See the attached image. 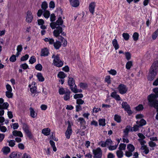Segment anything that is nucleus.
Returning a JSON list of instances; mask_svg holds the SVG:
<instances>
[{"instance_id":"1","label":"nucleus","mask_w":158,"mask_h":158,"mask_svg":"<svg viewBox=\"0 0 158 158\" xmlns=\"http://www.w3.org/2000/svg\"><path fill=\"white\" fill-rule=\"evenodd\" d=\"M158 72V60L154 62L150 67L148 76V80L152 81L155 77Z\"/></svg>"},{"instance_id":"2","label":"nucleus","mask_w":158,"mask_h":158,"mask_svg":"<svg viewBox=\"0 0 158 158\" xmlns=\"http://www.w3.org/2000/svg\"><path fill=\"white\" fill-rule=\"evenodd\" d=\"M157 98L151 96H148V105L151 107L156 108L158 107V100L156 99Z\"/></svg>"},{"instance_id":"3","label":"nucleus","mask_w":158,"mask_h":158,"mask_svg":"<svg viewBox=\"0 0 158 158\" xmlns=\"http://www.w3.org/2000/svg\"><path fill=\"white\" fill-rule=\"evenodd\" d=\"M52 58H54L53 62L54 65L55 66L60 67L63 66V62L60 60L59 55H57L55 56L54 55H53L52 56Z\"/></svg>"},{"instance_id":"4","label":"nucleus","mask_w":158,"mask_h":158,"mask_svg":"<svg viewBox=\"0 0 158 158\" xmlns=\"http://www.w3.org/2000/svg\"><path fill=\"white\" fill-rule=\"evenodd\" d=\"M93 154L94 158H101L102 157V152L101 149H93Z\"/></svg>"},{"instance_id":"5","label":"nucleus","mask_w":158,"mask_h":158,"mask_svg":"<svg viewBox=\"0 0 158 158\" xmlns=\"http://www.w3.org/2000/svg\"><path fill=\"white\" fill-rule=\"evenodd\" d=\"M23 129L24 131L26 134L29 138L30 139H31L32 138V135L31 132L29 131L28 126L27 124L25 123H23Z\"/></svg>"},{"instance_id":"6","label":"nucleus","mask_w":158,"mask_h":158,"mask_svg":"<svg viewBox=\"0 0 158 158\" xmlns=\"http://www.w3.org/2000/svg\"><path fill=\"white\" fill-rule=\"evenodd\" d=\"M118 89L119 92L121 94H124L126 93L128 89L126 85L124 84H121L118 85Z\"/></svg>"},{"instance_id":"7","label":"nucleus","mask_w":158,"mask_h":158,"mask_svg":"<svg viewBox=\"0 0 158 158\" xmlns=\"http://www.w3.org/2000/svg\"><path fill=\"white\" fill-rule=\"evenodd\" d=\"M33 19V16L32 13L30 10H28L26 16V21L28 23H31Z\"/></svg>"},{"instance_id":"8","label":"nucleus","mask_w":158,"mask_h":158,"mask_svg":"<svg viewBox=\"0 0 158 158\" xmlns=\"http://www.w3.org/2000/svg\"><path fill=\"white\" fill-rule=\"evenodd\" d=\"M63 31V29L62 27L60 26H58L56 27V29L55 30L53 31V34L56 37H59L60 35V34Z\"/></svg>"},{"instance_id":"9","label":"nucleus","mask_w":158,"mask_h":158,"mask_svg":"<svg viewBox=\"0 0 158 158\" xmlns=\"http://www.w3.org/2000/svg\"><path fill=\"white\" fill-rule=\"evenodd\" d=\"M77 121L78 122H80V127L82 129H85L86 128L85 126L86 122L83 118H79L77 119Z\"/></svg>"},{"instance_id":"10","label":"nucleus","mask_w":158,"mask_h":158,"mask_svg":"<svg viewBox=\"0 0 158 158\" xmlns=\"http://www.w3.org/2000/svg\"><path fill=\"white\" fill-rule=\"evenodd\" d=\"M72 130L71 126L69 123L68 127L66 131L65 134L66 138L68 139L70 138V136L72 134Z\"/></svg>"},{"instance_id":"11","label":"nucleus","mask_w":158,"mask_h":158,"mask_svg":"<svg viewBox=\"0 0 158 158\" xmlns=\"http://www.w3.org/2000/svg\"><path fill=\"white\" fill-rule=\"evenodd\" d=\"M22 155V154L19 152H13L10 154V158H19Z\"/></svg>"},{"instance_id":"12","label":"nucleus","mask_w":158,"mask_h":158,"mask_svg":"<svg viewBox=\"0 0 158 158\" xmlns=\"http://www.w3.org/2000/svg\"><path fill=\"white\" fill-rule=\"evenodd\" d=\"M95 6V3L94 2H91L89 5V12L92 15H94Z\"/></svg>"},{"instance_id":"13","label":"nucleus","mask_w":158,"mask_h":158,"mask_svg":"<svg viewBox=\"0 0 158 158\" xmlns=\"http://www.w3.org/2000/svg\"><path fill=\"white\" fill-rule=\"evenodd\" d=\"M70 4L74 7H77L79 5V0H69Z\"/></svg>"},{"instance_id":"14","label":"nucleus","mask_w":158,"mask_h":158,"mask_svg":"<svg viewBox=\"0 0 158 158\" xmlns=\"http://www.w3.org/2000/svg\"><path fill=\"white\" fill-rule=\"evenodd\" d=\"M126 149H119V150L116 151V154L118 158H122L123 156V150H124Z\"/></svg>"},{"instance_id":"15","label":"nucleus","mask_w":158,"mask_h":158,"mask_svg":"<svg viewBox=\"0 0 158 158\" xmlns=\"http://www.w3.org/2000/svg\"><path fill=\"white\" fill-rule=\"evenodd\" d=\"M70 91L69 89H66L65 94L64 96V100L67 101L70 99Z\"/></svg>"},{"instance_id":"16","label":"nucleus","mask_w":158,"mask_h":158,"mask_svg":"<svg viewBox=\"0 0 158 158\" xmlns=\"http://www.w3.org/2000/svg\"><path fill=\"white\" fill-rule=\"evenodd\" d=\"M51 130L49 128L43 129L42 131V133L45 135H48L50 134Z\"/></svg>"},{"instance_id":"17","label":"nucleus","mask_w":158,"mask_h":158,"mask_svg":"<svg viewBox=\"0 0 158 158\" xmlns=\"http://www.w3.org/2000/svg\"><path fill=\"white\" fill-rule=\"evenodd\" d=\"M49 53L48 49L47 48L42 49L41 51V56H48Z\"/></svg>"},{"instance_id":"18","label":"nucleus","mask_w":158,"mask_h":158,"mask_svg":"<svg viewBox=\"0 0 158 158\" xmlns=\"http://www.w3.org/2000/svg\"><path fill=\"white\" fill-rule=\"evenodd\" d=\"M13 135L15 136H19L20 137H23V135L21 131L17 130H14L12 132Z\"/></svg>"},{"instance_id":"19","label":"nucleus","mask_w":158,"mask_h":158,"mask_svg":"<svg viewBox=\"0 0 158 158\" xmlns=\"http://www.w3.org/2000/svg\"><path fill=\"white\" fill-rule=\"evenodd\" d=\"M153 91L155 93V94H152L148 96L158 98V88H156L154 89Z\"/></svg>"},{"instance_id":"20","label":"nucleus","mask_w":158,"mask_h":158,"mask_svg":"<svg viewBox=\"0 0 158 158\" xmlns=\"http://www.w3.org/2000/svg\"><path fill=\"white\" fill-rule=\"evenodd\" d=\"M68 83L70 87H71V86H73L75 83L74 79L72 77L69 78Z\"/></svg>"},{"instance_id":"21","label":"nucleus","mask_w":158,"mask_h":158,"mask_svg":"<svg viewBox=\"0 0 158 158\" xmlns=\"http://www.w3.org/2000/svg\"><path fill=\"white\" fill-rule=\"evenodd\" d=\"M136 123L139 125L140 127L145 125L146 123V121L143 119H141L140 121H136Z\"/></svg>"},{"instance_id":"22","label":"nucleus","mask_w":158,"mask_h":158,"mask_svg":"<svg viewBox=\"0 0 158 158\" xmlns=\"http://www.w3.org/2000/svg\"><path fill=\"white\" fill-rule=\"evenodd\" d=\"M122 107L126 111L128 109L130 108V105H128L127 102H123L122 104Z\"/></svg>"},{"instance_id":"23","label":"nucleus","mask_w":158,"mask_h":158,"mask_svg":"<svg viewBox=\"0 0 158 158\" xmlns=\"http://www.w3.org/2000/svg\"><path fill=\"white\" fill-rule=\"evenodd\" d=\"M53 44L55 48L56 49H59L61 45V42L58 41L54 42Z\"/></svg>"},{"instance_id":"24","label":"nucleus","mask_w":158,"mask_h":158,"mask_svg":"<svg viewBox=\"0 0 158 158\" xmlns=\"http://www.w3.org/2000/svg\"><path fill=\"white\" fill-rule=\"evenodd\" d=\"M113 45L114 47L115 50H117L119 48V45L118 44L117 40L116 39H114L112 42Z\"/></svg>"},{"instance_id":"25","label":"nucleus","mask_w":158,"mask_h":158,"mask_svg":"<svg viewBox=\"0 0 158 158\" xmlns=\"http://www.w3.org/2000/svg\"><path fill=\"white\" fill-rule=\"evenodd\" d=\"M44 40L46 42H48L49 44L51 45L53 44L54 42V40L50 38H45Z\"/></svg>"},{"instance_id":"26","label":"nucleus","mask_w":158,"mask_h":158,"mask_svg":"<svg viewBox=\"0 0 158 158\" xmlns=\"http://www.w3.org/2000/svg\"><path fill=\"white\" fill-rule=\"evenodd\" d=\"M106 147H109V148H112V146H111V144L112 143V141L110 139H108L106 140L105 142Z\"/></svg>"},{"instance_id":"27","label":"nucleus","mask_w":158,"mask_h":158,"mask_svg":"<svg viewBox=\"0 0 158 158\" xmlns=\"http://www.w3.org/2000/svg\"><path fill=\"white\" fill-rule=\"evenodd\" d=\"M63 20L62 19V17H60L58 18V19L56 21L55 23L58 26H60V25H62L63 24Z\"/></svg>"},{"instance_id":"28","label":"nucleus","mask_w":158,"mask_h":158,"mask_svg":"<svg viewBox=\"0 0 158 158\" xmlns=\"http://www.w3.org/2000/svg\"><path fill=\"white\" fill-rule=\"evenodd\" d=\"M29 110L30 112L31 116L33 118H35L37 114L35 113L34 109L32 107H30Z\"/></svg>"},{"instance_id":"29","label":"nucleus","mask_w":158,"mask_h":158,"mask_svg":"<svg viewBox=\"0 0 158 158\" xmlns=\"http://www.w3.org/2000/svg\"><path fill=\"white\" fill-rule=\"evenodd\" d=\"M130 127V126H127L124 130V136L123 137H127L128 135V133L129 131V128Z\"/></svg>"},{"instance_id":"30","label":"nucleus","mask_w":158,"mask_h":158,"mask_svg":"<svg viewBox=\"0 0 158 158\" xmlns=\"http://www.w3.org/2000/svg\"><path fill=\"white\" fill-rule=\"evenodd\" d=\"M59 39H60L61 43H63V46L64 47H66L67 45V41L66 40H65L64 38L62 37L61 36H60Z\"/></svg>"},{"instance_id":"31","label":"nucleus","mask_w":158,"mask_h":158,"mask_svg":"<svg viewBox=\"0 0 158 158\" xmlns=\"http://www.w3.org/2000/svg\"><path fill=\"white\" fill-rule=\"evenodd\" d=\"M114 119L117 123H120L121 121V117L118 115L115 114L114 116Z\"/></svg>"},{"instance_id":"32","label":"nucleus","mask_w":158,"mask_h":158,"mask_svg":"<svg viewBox=\"0 0 158 158\" xmlns=\"http://www.w3.org/2000/svg\"><path fill=\"white\" fill-rule=\"evenodd\" d=\"M37 77L39 81H40L43 82L44 80V78L41 73H38L37 75Z\"/></svg>"},{"instance_id":"33","label":"nucleus","mask_w":158,"mask_h":158,"mask_svg":"<svg viewBox=\"0 0 158 158\" xmlns=\"http://www.w3.org/2000/svg\"><path fill=\"white\" fill-rule=\"evenodd\" d=\"M58 77L61 79H64L66 77V74L63 72H60L57 75Z\"/></svg>"},{"instance_id":"34","label":"nucleus","mask_w":158,"mask_h":158,"mask_svg":"<svg viewBox=\"0 0 158 158\" xmlns=\"http://www.w3.org/2000/svg\"><path fill=\"white\" fill-rule=\"evenodd\" d=\"M105 119V118L100 119L99 120V124L100 126H104L106 125Z\"/></svg>"},{"instance_id":"35","label":"nucleus","mask_w":158,"mask_h":158,"mask_svg":"<svg viewBox=\"0 0 158 158\" xmlns=\"http://www.w3.org/2000/svg\"><path fill=\"white\" fill-rule=\"evenodd\" d=\"M74 85V87H73V86H71V87H70V88L73 93H78V89L77 88V85L75 84Z\"/></svg>"},{"instance_id":"36","label":"nucleus","mask_w":158,"mask_h":158,"mask_svg":"<svg viewBox=\"0 0 158 158\" xmlns=\"http://www.w3.org/2000/svg\"><path fill=\"white\" fill-rule=\"evenodd\" d=\"M41 8L44 10H46V9L48 8V4L46 2H43L41 5Z\"/></svg>"},{"instance_id":"37","label":"nucleus","mask_w":158,"mask_h":158,"mask_svg":"<svg viewBox=\"0 0 158 158\" xmlns=\"http://www.w3.org/2000/svg\"><path fill=\"white\" fill-rule=\"evenodd\" d=\"M132 65V62L131 61H129L127 63L126 68L127 69H130Z\"/></svg>"},{"instance_id":"38","label":"nucleus","mask_w":158,"mask_h":158,"mask_svg":"<svg viewBox=\"0 0 158 158\" xmlns=\"http://www.w3.org/2000/svg\"><path fill=\"white\" fill-rule=\"evenodd\" d=\"M36 60L35 57L34 56H32L30 57L29 60V62L30 63L32 64L35 62Z\"/></svg>"},{"instance_id":"39","label":"nucleus","mask_w":158,"mask_h":158,"mask_svg":"<svg viewBox=\"0 0 158 158\" xmlns=\"http://www.w3.org/2000/svg\"><path fill=\"white\" fill-rule=\"evenodd\" d=\"M139 36V34L136 32L134 33L133 35V38L134 40L135 41H137L138 39Z\"/></svg>"},{"instance_id":"40","label":"nucleus","mask_w":158,"mask_h":158,"mask_svg":"<svg viewBox=\"0 0 158 158\" xmlns=\"http://www.w3.org/2000/svg\"><path fill=\"white\" fill-rule=\"evenodd\" d=\"M157 36H158V29L152 34V38L154 40H155Z\"/></svg>"},{"instance_id":"41","label":"nucleus","mask_w":158,"mask_h":158,"mask_svg":"<svg viewBox=\"0 0 158 158\" xmlns=\"http://www.w3.org/2000/svg\"><path fill=\"white\" fill-rule=\"evenodd\" d=\"M122 35L124 40H128L129 39L130 36L128 33H123Z\"/></svg>"},{"instance_id":"42","label":"nucleus","mask_w":158,"mask_h":158,"mask_svg":"<svg viewBox=\"0 0 158 158\" xmlns=\"http://www.w3.org/2000/svg\"><path fill=\"white\" fill-rule=\"evenodd\" d=\"M79 86L81 88L83 89L85 88L88 87L87 84L86 83L81 82L79 85Z\"/></svg>"},{"instance_id":"43","label":"nucleus","mask_w":158,"mask_h":158,"mask_svg":"<svg viewBox=\"0 0 158 158\" xmlns=\"http://www.w3.org/2000/svg\"><path fill=\"white\" fill-rule=\"evenodd\" d=\"M137 111H139L142 110L143 109V107L142 104H139L135 108Z\"/></svg>"},{"instance_id":"44","label":"nucleus","mask_w":158,"mask_h":158,"mask_svg":"<svg viewBox=\"0 0 158 158\" xmlns=\"http://www.w3.org/2000/svg\"><path fill=\"white\" fill-rule=\"evenodd\" d=\"M125 55L126 59L127 60H129L130 59L131 56V53L129 52H127L125 53Z\"/></svg>"},{"instance_id":"45","label":"nucleus","mask_w":158,"mask_h":158,"mask_svg":"<svg viewBox=\"0 0 158 158\" xmlns=\"http://www.w3.org/2000/svg\"><path fill=\"white\" fill-rule=\"evenodd\" d=\"M10 149H2V152H3V153L5 155H7L10 152Z\"/></svg>"},{"instance_id":"46","label":"nucleus","mask_w":158,"mask_h":158,"mask_svg":"<svg viewBox=\"0 0 158 158\" xmlns=\"http://www.w3.org/2000/svg\"><path fill=\"white\" fill-rule=\"evenodd\" d=\"M50 15L49 11L48 10H46L43 14L44 17L47 19H48Z\"/></svg>"},{"instance_id":"47","label":"nucleus","mask_w":158,"mask_h":158,"mask_svg":"<svg viewBox=\"0 0 158 158\" xmlns=\"http://www.w3.org/2000/svg\"><path fill=\"white\" fill-rule=\"evenodd\" d=\"M6 96L9 98H12L13 96V94L11 93V92L6 91Z\"/></svg>"},{"instance_id":"48","label":"nucleus","mask_w":158,"mask_h":158,"mask_svg":"<svg viewBox=\"0 0 158 158\" xmlns=\"http://www.w3.org/2000/svg\"><path fill=\"white\" fill-rule=\"evenodd\" d=\"M20 67L23 68L24 69H29V67L27 64L25 63L20 65Z\"/></svg>"},{"instance_id":"49","label":"nucleus","mask_w":158,"mask_h":158,"mask_svg":"<svg viewBox=\"0 0 158 158\" xmlns=\"http://www.w3.org/2000/svg\"><path fill=\"white\" fill-rule=\"evenodd\" d=\"M16 60V56L13 55L10 58V60L12 62H14Z\"/></svg>"},{"instance_id":"50","label":"nucleus","mask_w":158,"mask_h":158,"mask_svg":"<svg viewBox=\"0 0 158 158\" xmlns=\"http://www.w3.org/2000/svg\"><path fill=\"white\" fill-rule=\"evenodd\" d=\"M29 58L28 55L26 54L25 56H23L21 58V61H24L27 60Z\"/></svg>"},{"instance_id":"51","label":"nucleus","mask_w":158,"mask_h":158,"mask_svg":"<svg viewBox=\"0 0 158 158\" xmlns=\"http://www.w3.org/2000/svg\"><path fill=\"white\" fill-rule=\"evenodd\" d=\"M42 65L40 64H37L35 66V69L41 71L42 70Z\"/></svg>"},{"instance_id":"52","label":"nucleus","mask_w":158,"mask_h":158,"mask_svg":"<svg viewBox=\"0 0 158 158\" xmlns=\"http://www.w3.org/2000/svg\"><path fill=\"white\" fill-rule=\"evenodd\" d=\"M105 82H107L108 84L111 83L110 77V76H107L106 77L105 80Z\"/></svg>"},{"instance_id":"53","label":"nucleus","mask_w":158,"mask_h":158,"mask_svg":"<svg viewBox=\"0 0 158 158\" xmlns=\"http://www.w3.org/2000/svg\"><path fill=\"white\" fill-rule=\"evenodd\" d=\"M83 95L82 94H76L74 96V98L75 99H77L79 98H82L83 97Z\"/></svg>"},{"instance_id":"54","label":"nucleus","mask_w":158,"mask_h":158,"mask_svg":"<svg viewBox=\"0 0 158 158\" xmlns=\"http://www.w3.org/2000/svg\"><path fill=\"white\" fill-rule=\"evenodd\" d=\"M66 91L64 89L62 88H60L59 89V92L60 94L63 95L65 93Z\"/></svg>"},{"instance_id":"55","label":"nucleus","mask_w":158,"mask_h":158,"mask_svg":"<svg viewBox=\"0 0 158 158\" xmlns=\"http://www.w3.org/2000/svg\"><path fill=\"white\" fill-rule=\"evenodd\" d=\"M50 19V21L52 22H53L55 20L56 16L53 13L51 15Z\"/></svg>"},{"instance_id":"56","label":"nucleus","mask_w":158,"mask_h":158,"mask_svg":"<svg viewBox=\"0 0 158 158\" xmlns=\"http://www.w3.org/2000/svg\"><path fill=\"white\" fill-rule=\"evenodd\" d=\"M108 72L110 74L113 75H115L117 73L116 71L114 69H111L110 70L108 71Z\"/></svg>"},{"instance_id":"57","label":"nucleus","mask_w":158,"mask_h":158,"mask_svg":"<svg viewBox=\"0 0 158 158\" xmlns=\"http://www.w3.org/2000/svg\"><path fill=\"white\" fill-rule=\"evenodd\" d=\"M0 130L2 132H5L6 131L7 128L5 126H1L0 125Z\"/></svg>"},{"instance_id":"58","label":"nucleus","mask_w":158,"mask_h":158,"mask_svg":"<svg viewBox=\"0 0 158 158\" xmlns=\"http://www.w3.org/2000/svg\"><path fill=\"white\" fill-rule=\"evenodd\" d=\"M3 109H7L8 107L9 104L7 102H5L2 104Z\"/></svg>"},{"instance_id":"59","label":"nucleus","mask_w":158,"mask_h":158,"mask_svg":"<svg viewBox=\"0 0 158 158\" xmlns=\"http://www.w3.org/2000/svg\"><path fill=\"white\" fill-rule=\"evenodd\" d=\"M84 103V101L81 99H77V103L78 105H82Z\"/></svg>"},{"instance_id":"60","label":"nucleus","mask_w":158,"mask_h":158,"mask_svg":"<svg viewBox=\"0 0 158 158\" xmlns=\"http://www.w3.org/2000/svg\"><path fill=\"white\" fill-rule=\"evenodd\" d=\"M57 25H56L55 22L51 23L50 24V26L52 29H54L55 28H56V27H57Z\"/></svg>"},{"instance_id":"61","label":"nucleus","mask_w":158,"mask_h":158,"mask_svg":"<svg viewBox=\"0 0 158 158\" xmlns=\"http://www.w3.org/2000/svg\"><path fill=\"white\" fill-rule=\"evenodd\" d=\"M15 144V141L14 140H11L9 142V145L11 147H13Z\"/></svg>"},{"instance_id":"62","label":"nucleus","mask_w":158,"mask_h":158,"mask_svg":"<svg viewBox=\"0 0 158 158\" xmlns=\"http://www.w3.org/2000/svg\"><path fill=\"white\" fill-rule=\"evenodd\" d=\"M49 7L50 8H54L55 7V4L53 1H51L49 4Z\"/></svg>"},{"instance_id":"63","label":"nucleus","mask_w":158,"mask_h":158,"mask_svg":"<svg viewBox=\"0 0 158 158\" xmlns=\"http://www.w3.org/2000/svg\"><path fill=\"white\" fill-rule=\"evenodd\" d=\"M37 87L36 86H32L30 88V91L31 92L33 93H36L37 91L36 90Z\"/></svg>"},{"instance_id":"64","label":"nucleus","mask_w":158,"mask_h":158,"mask_svg":"<svg viewBox=\"0 0 158 158\" xmlns=\"http://www.w3.org/2000/svg\"><path fill=\"white\" fill-rule=\"evenodd\" d=\"M139 127H140L138 125H134L133 127V131H137L138 130L139 128Z\"/></svg>"}]
</instances>
